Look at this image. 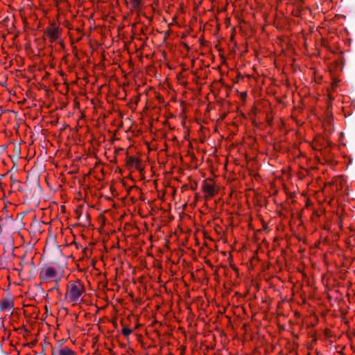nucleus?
<instances>
[{"label":"nucleus","instance_id":"b1692460","mask_svg":"<svg viewBox=\"0 0 355 355\" xmlns=\"http://www.w3.org/2000/svg\"><path fill=\"white\" fill-rule=\"evenodd\" d=\"M121 180H122V181H121V182H122L123 184H124V182H123L124 178H122V179H121Z\"/></svg>","mask_w":355,"mask_h":355},{"label":"nucleus","instance_id":"39448f33","mask_svg":"<svg viewBox=\"0 0 355 355\" xmlns=\"http://www.w3.org/2000/svg\"><path fill=\"white\" fill-rule=\"evenodd\" d=\"M56 275V271L53 268H48L46 270H42L40 272V278L46 279L48 278H53Z\"/></svg>","mask_w":355,"mask_h":355},{"label":"nucleus","instance_id":"f8f14e48","mask_svg":"<svg viewBox=\"0 0 355 355\" xmlns=\"http://www.w3.org/2000/svg\"><path fill=\"white\" fill-rule=\"evenodd\" d=\"M78 183L85 191H87V189H89V186L83 184L80 180H79Z\"/></svg>","mask_w":355,"mask_h":355},{"label":"nucleus","instance_id":"f3484780","mask_svg":"<svg viewBox=\"0 0 355 355\" xmlns=\"http://www.w3.org/2000/svg\"><path fill=\"white\" fill-rule=\"evenodd\" d=\"M31 266L33 267V272L35 271V267L33 261L31 262Z\"/></svg>","mask_w":355,"mask_h":355},{"label":"nucleus","instance_id":"2eb2a0df","mask_svg":"<svg viewBox=\"0 0 355 355\" xmlns=\"http://www.w3.org/2000/svg\"><path fill=\"white\" fill-rule=\"evenodd\" d=\"M55 289L58 291L59 294H60V293L59 291V288H58V284L54 287H53L51 289H50L49 291H53Z\"/></svg>","mask_w":355,"mask_h":355},{"label":"nucleus","instance_id":"393cba45","mask_svg":"<svg viewBox=\"0 0 355 355\" xmlns=\"http://www.w3.org/2000/svg\"><path fill=\"white\" fill-rule=\"evenodd\" d=\"M184 188H187V187H188V185L185 184V185L184 186Z\"/></svg>","mask_w":355,"mask_h":355},{"label":"nucleus","instance_id":"6e6552de","mask_svg":"<svg viewBox=\"0 0 355 355\" xmlns=\"http://www.w3.org/2000/svg\"><path fill=\"white\" fill-rule=\"evenodd\" d=\"M130 6L135 10H140L142 7L143 0H131Z\"/></svg>","mask_w":355,"mask_h":355},{"label":"nucleus","instance_id":"aec40b11","mask_svg":"<svg viewBox=\"0 0 355 355\" xmlns=\"http://www.w3.org/2000/svg\"><path fill=\"white\" fill-rule=\"evenodd\" d=\"M64 341H65V340H64V339L61 340L60 345H62ZM60 347H61V345H60Z\"/></svg>","mask_w":355,"mask_h":355},{"label":"nucleus","instance_id":"dca6fc26","mask_svg":"<svg viewBox=\"0 0 355 355\" xmlns=\"http://www.w3.org/2000/svg\"><path fill=\"white\" fill-rule=\"evenodd\" d=\"M76 213L77 214V218L78 219H80V216H81V211H80L79 210L76 209Z\"/></svg>","mask_w":355,"mask_h":355},{"label":"nucleus","instance_id":"7ed1b4c3","mask_svg":"<svg viewBox=\"0 0 355 355\" xmlns=\"http://www.w3.org/2000/svg\"><path fill=\"white\" fill-rule=\"evenodd\" d=\"M202 188L205 193V198H211L217 193L214 184L208 183L206 180L203 182Z\"/></svg>","mask_w":355,"mask_h":355},{"label":"nucleus","instance_id":"4468645a","mask_svg":"<svg viewBox=\"0 0 355 355\" xmlns=\"http://www.w3.org/2000/svg\"><path fill=\"white\" fill-rule=\"evenodd\" d=\"M47 345H50V347L51 346L50 343H45V346L42 348V351L40 353L41 355H44L45 354L46 347Z\"/></svg>","mask_w":355,"mask_h":355},{"label":"nucleus","instance_id":"4be33fe9","mask_svg":"<svg viewBox=\"0 0 355 355\" xmlns=\"http://www.w3.org/2000/svg\"><path fill=\"white\" fill-rule=\"evenodd\" d=\"M153 184L155 185V187L157 186V180H155L153 181Z\"/></svg>","mask_w":355,"mask_h":355},{"label":"nucleus","instance_id":"412c9836","mask_svg":"<svg viewBox=\"0 0 355 355\" xmlns=\"http://www.w3.org/2000/svg\"><path fill=\"white\" fill-rule=\"evenodd\" d=\"M339 187L338 185H336V191H338L339 190Z\"/></svg>","mask_w":355,"mask_h":355},{"label":"nucleus","instance_id":"f257e3e1","mask_svg":"<svg viewBox=\"0 0 355 355\" xmlns=\"http://www.w3.org/2000/svg\"><path fill=\"white\" fill-rule=\"evenodd\" d=\"M24 184L26 196L38 205L43 195L40 179H26Z\"/></svg>","mask_w":355,"mask_h":355},{"label":"nucleus","instance_id":"9d476101","mask_svg":"<svg viewBox=\"0 0 355 355\" xmlns=\"http://www.w3.org/2000/svg\"><path fill=\"white\" fill-rule=\"evenodd\" d=\"M132 333V330L129 328H128L127 327L124 326L123 329H122V334L128 337L130 334Z\"/></svg>","mask_w":355,"mask_h":355},{"label":"nucleus","instance_id":"a211bd4d","mask_svg":"<svg viewBox=\"0 0 355 355\" xmlns=\"http://www.w3.org/2000/svg\"><path fill=\"white\" fill-rule=\"evenodd\" d=\"M45 182H46L47 185L51 188V185H50V182H49V179H45Z\"/></svg>","mask_w":355,"mask_h":355},{"label":"nucleus","instance_id":"f03ea898","mask_svg":"<svg viewBox=\"0 0 355 355\" xmlns=\"http://www.w3.org/2000/svg\"><path fill=\"white\" fill-rule=\"evenodd\" d=\"M84 291L83 286L79 282H72L67 286L65 298L76 304Z\"/></svg>","mask_w":355,"mask_h":355},{"label":"nucleus","instance_id":"9b49d317","mask_svg":"<svg viewBox=\"0 0 355 355\" xmlns=\"http://www.w3.org/2000/svg\"><path fill=\"white\" fill-rule=\"evenodd\" d=\"M128 163L132 166H134L135 165L136 167H137V165L139 164L138 162L132 158L130 159V160L128 161Z\"/></svg>","mask_w":355,"mask_h":355},{"label":"nucleus","instance_id":"0eeeda50","mask_svg":"<svg viewBox=\"0 0 355 355\" xmlns=\"http://www.w3.org/2000/svg\"><path fill=\"white\" fill-rule=\"evenodd\" d=\"M11 180H12L11 187L12 189H15L19 191L25 193L24 182H21L20 180H19L17 179H11Z\"/></svg>","mask_w":355,"mask_h":355},{"label":"nucleus","instance_id":"1a4fd4ad","mask_svg":"<svg viewBox=\"0 0 355 355\" xmlns=\"http://www.w3.org/2000/svg\"><path fill=\"white\" fill-rule=\"evenodd\" d=\"M1 309L2 311L8 309H12L13 307V302L9 300H3L1 302Z\"/></svg>","mask_w":355,"mask_h":355},{"label":"nucleus","instance_id":"6ab92c4d","mask_svg":"<svg viewBox=\"0 0 355 355\" xmlns=\"http://www.w3.org/2000/svg\"><path fill=\"white\" fill-rule=\"evenodd\" d=\"M86 218H87V221H89V218H90V215L89 214H87Z\"/></svg>","mask_w":355,"mask_h":355},{"label":"nucleus","instance_id":"423d86ee","mask_svg":"<svg viewBox=\"0 0 355 355\" xmlns=\"http://www.w3.org/2000/svg\"><path fill=\"white\" fill-rule=\"evenodd\" d=\"M46 35L51 42L55 41L59 37V31L56 28H49L46 31Z\"/></svg>","mask_w":355,"mask_h":355},{"label":"nucleus","instance_id":"ddd939ff","mask_svg":"<svg viewBox=\"0 0 355 355\" xmlns=\"http://www.w3.org/2000/svg\"><path fill=\"white\" fill-rule=\"evenodd\" d=\"M190 187L192 190H196L198 187V183L196 182H191Z\"/></svg>","mask_w":355,"mask_h":355},{"label":"nucleus","instance_id":"a878e982","mask_svg":"<svg viewBox=\"0 0 355 355\" xmlns=\"http://www.w3.org/2000/svg\"><path fill=\"white\" fill-rule=\"evenodd\" d=\"M342 184H343V182H340V185L339 187H341Z\"/></svg>","mask_w":355,"mask_h":355},{"label":"nucleus","instance_id":"20e7f679","mask_svg":"<svg viewBox=\"0 0 355 355\" xmlns=\"http://www.w3.org/2000/svg\"><path fill=\"white\" fill-rule=\"evenodd\" d=\"M52 355H76L75 352L67 347L55 348L51 346Z\"/></svg>","mask_w":355,"mask_h":355},{"label":"nucleus","instance_id":"5701e85b","mask_svg":"<svg viewBox=\"0 0 355 355\" xmlns=\"http://www.w3.org/2000/svg\"><path fill=\"white\" fill-rule=\"evenodd\" d=\"M36 342H37L36 340H34V341L32 343V345H35Z\"/></svg>","mask_w":355,"mask_h":355}]
</instances>
